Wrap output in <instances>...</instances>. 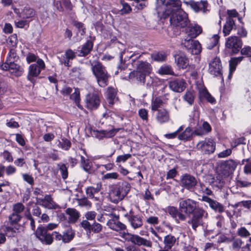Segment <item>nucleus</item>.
<instances>
[{
	"label": "nucleus",
	"instance_id": "1",
	"mask_svg": "<svg viewBox=\"0 0 251 251\" xmlns=\"http://www.w3.org/2000/svg\"><path fill=\"white\" fill-rule=\"evenodd\" d=\"M162 6L156 8L157 15L160 20L170 17L171 26L180 28L186 27L190 23L187 14L183 11L180 0H157Z\"/></svg>",
	"mask_w": 251,
	"mask_h": 251
},
{
	"label": "nucleus",
	"instance_id": "2",
	"mask_svg": "<svg viewBox=\"0 0 251 251\" xmlns=\"http://www.w3.org/2000/svg\"><path fill=\"white\" fill-rule=\"evenodd\" d=\"M179 210L181 213L192 215L188 221V224L191 226L194 230H196L198 227L202 226L203 219L207 218L208 215L204 209L199 206L198 202L190 199L180 201Z\"/></svg>",
	"mask_w": 251,
	"mask_h": 251
},
{
	"label": "nucleus",
	"instance_id": "3",
	"mask_svg": "<svg viewBox=\"0 0 251 251\" xmlns=\"http://www.w3.org/2000/svg\"><path fill=\"white\" fill-rule=\"evenodd\" d=\"M119 216L116 215L112 219L109 220L107 222V226L113 230L120 232L121 237L125 241L131 242L138 246H143L146 247H151V242L137 234H133L125 231L126 229V226L119 221Z\"/></svg>",
	"mask_w": 251,
	"mask_h": 251
},
{
	"label": "nucleus",
	"instance_id": "4",
	"mask_svg": "<svg viewBox=\"0 0 251 251\" xmlns=\"http://www.w3.org/2000/svg\"><path fill=\"white\" fill-rule=\"evenodd\" d=\"M186 27L188 37L182 42L183 47H201L200 42L198 40H194V38L201 33V27L198 25L189 23Z\"/></svg>",
	"mask_w": 251,
	"mask_h": 251
},
{
	"label": "nucleus",
	"instance_id": "5",
	"mask_svg": "<svg viewBox=\"0 0 251 251\" xmlns=\"http://www.w3.org/2000/svg\"><path fill=\"white\" fill-rule=\"evenodd\" d=\"M91 69L99 85L101 87L106 86L110 75L108 74L105 67L100 62L94 61L91 63Z\"/></svg>",
	"mask_w": 251,
	"mask_h": 251
},
{
	"label": "nucleus",
	"instance_id": "6",
	"mask_svg": "<svg viewBox=\"0 0 251 251\" xmlns=\"http://www.w3.org/2000/svg\"><path fill=\"white\" fill-rule=\"evenodd\" d=\"M35 236L43 244L46 245L51 244L54 239L57 241L62 240L63 242V235L56 231H53L51 233L47 232L42 225H40L37 227L35 232Z\"/></svg>",
	"mask_w": 251,
	"mask_h": 251
},
{
	"label": "nucleus",
	"instance_id": "7",
	"mask_svg": "<svg viewBox=\"0 0 251 251\" xmlns=\"http://www.w3.org/2000/svg\"><path fill=\"white\" fill-rule=\"evenodd\" d=\"M85 106L90 110L97 109L100 103V93L96 91L88 93L85 96Z\"/></svg>",
	"mask_w": 251,
	"mask_h": 251
},
{
	"label": "nucleus",
	"instance_id": "8",
	"mask_svg": "<svg viewBox=\"0 0 251 251\" xmlns=\"http://www.w3.org/2000/svg\"><path fill=\"white\" fill-rule=\"evenodd\" d=\"M129 78L132 80H135L140 85L146 84L147 86H151L153 83L151 77L145 75L136 69V71L130 73Z\"/></svg>",
	"mask_w": 251,
	"mask_h": 251
},
{
	"label": "nucleus",
	"instance_id": "9",
	"mask_svg": "<svg viewBox=\"0 0 251 251\" xmlns=\"http://www.w3.org/2000/svg\"><path fill=\"white\" fill-rule=\"evenodd\" d=\"M45 68V64L44 61L38 58L36 62L30 65L29 67L28 73L27 76L28 80L33 82L34 78L37 77L41 71Z\"/></svg>",
	"mask_w": 251,
	"mask_h": 251
},
{
	"label": "nucleus",
	"instance_id": "10",
	"mask_svg": "<svg viewBox=\"0 0 251 251\" xmlns=\"http://www.w3.org/2000/svg\"><path fill=\"white\" fill-rule=\"evenodd\" d=\"M196 148L203 153L209 154L214 152L216 143L211 138H206L204 140L200 141L197 144Z\"/></svg>",
	"mask_w": 251,
	"mask_h": 251
},
{
	"label": "nucleus",
	"instance_id": "11",
	"mask_svg": "<svg viewBox=\"0 0 251 251\" xmlns=\"http://www.w3.org/2000/svg\"><path fill=\"white\" fill-rule=\"evenodd\" d=\"M1 67L2 70L8 71L10 74L16 76H21L24 73L23 67L15 63L13 60L10 59L9 62L8 60H6L5 63L3 64Z\"/></svg>",
	"mask_w": 251,
	"mask_h": 251
},
{
	"label": "nucleus",
	"instance_id": "12",
	"mask_svg": "<svg viewBox=\"0 0 251 251\" xmlns=\"http://www.w3.org/2000/svg\"><path fill=\"white\" fill-rule=\"evenodd\" d=\"M222 64L219 57H215L209 64V72L215 76H222Z\"/></svg>",
	"mask_w": 251,
	"mask_h": 251
},
{
	"label": "nucleus",
	"instance_id": "13",
	"mask_svg": "<svg viewBox=\"0 0 251 251\" xmlns=\"http://www.w3.org/2000/svg\"><path fill=\"white\" fill-rule=\"evenodd\" d=\"M101 188L102 183L101 182H99L92 186L87 187L85 189L86 195L87 198L98 201L99 197H97V195L100 191Z\"/></svg>",
	"mask_w": 251,
	"mask_h": 251
},
{
	"label": "nucleus",
	"instance_id": "14",
	"mask_svg": "<svg viewBox=\"0 0 251 251\" xmlns=\"http://www.w3.org/2000/svg\"><path fill=\"white\" fill-rule=\"evenodd\" d=\"M180 181L182 186L189 190L193 189L197 184L195 177L188 174L182 175Z\"/></svg>",
	"mask_w": 251,
	"mask_h": 251
},
{
	"label": "nucleus",
	"instance_id": "15",
	"mask_svg": "<svg viewBox=\"0 0 251 251\" xmlns=\"http://www.w3.org/2000/svg\"><path fill=\"white\" fill-rule=\"evenodd\" d=\"M126 216L131 226L134 229L140 227L143 225L142 217L139 215H134L132 211H130Z\"/></svg>",
	"mask_w": 251,
	"mask_h": 251
},
{
	"label": "nucleus",
	"instance_id": "16",
	"mask_svg": "<svg viewBox=\"0 0 251 251\" xmlns=\"http://www.w3.org/2000/svg\"><path fill=\"white\" fill-rule=\"evenodd\" d=\"M186 3L189 4L196 12L202 11L203 13H206L208 11L207 7L208 3L207 0H201L200 2L191 0L188 2H186Z\"/></svg>",
	"mask_w": 251,
	"mask_h": 251
},
{
	"label": "nucleus",
	"instance_id": "17",
	"mask_svg": "<svg viewBox=\"0 0 251 251\" xmlns=\"http://www.w3.org/2000/svg\"><path fill=\"white\" fill-rule=\"evenodd\" d=\"M167 212L176 220L177 223H179V220L183 221L186 219V215L181 213L180 210L178 211L177 208L174 206H168Z\"/></svg>",
	"mask_w": 251,
	"mask_h": 251
},
{
	"label": "nucleus",
	"instance_id": "18",
	"mask_svg": "<svg viewBox=\"0 0 251 251\" xmlns=\"http://www.w3.org/2000/svg\"><path fill=\"white\" fill-rule=\"evenodd\" d=\"M92 48H81L80 50H77L75 53L73 50L69 49L67 50L65 54L66 58L68 59H73L75 55L78 56H86L92 50Z\"/></svg>",
	"mask_w": 251,
	"mask_h": 251
},
{
	"label": "nucleus",
	"instance_id": "19",
	"mask_svg": "<svg viewBox=\"0 0 251 251\" xmlns=\"http://www.w3.org/2000/svg\"><path fill=\"white\" fill-rule=\"evenodd\" d=\"M202 201L208 203L210 208L215 211L222 213L224 211V207L222 204L208 196H202Z\"/></svg>",
	"mask_w": 251,
	"mask_h": 251
},
{
	"label": "nucleus",
	"instance_id": "20",
	"mask_svg": "<svg viewBox=\"0 0 251 251\" xmlns=\"http://www.w3.org/2000/svg\"><path fill=\"white\" fill-rule=\"evenodd\" d=\"M184 81L182 79H176L171 81L169 83L170 88L175 92L180 93L184 89Z\"/></svg>",
	"mask_w": 251,
	"mask_h": 251
},
{
	"label": "nucleus",
	"instance_id": "21",
	"mask_svg": "<svg viewBox=\"0 0 251 251\" xmlns=\"http://www.w3.org/2000/svg\"><path fill=\"white\" fill-rule=\"evenodd\" d=\"M72 24L75 27L77 36L78 37L79 35H80V37L77 39V40H80L82 38L81 37L86 33V28L85 25L82 22L75 20L72 21Z\"/></svg>",
	"mask_w": 251,
	"mask_h": 251
},
{
	"label": "nucleus",
	"instance_id": "22",
	"mask_svg": "<svg viewBox=\"0 0 251 251\" xmlns=\"http://www.w3.org/2000/svg\"><path fill=\"white\" fill-rule=\"evenodd\" d=\"M156 119L160 124L168 123L170 119L169 112L165 109L158 110L156 115Z\"/></svg>",
	"mask_w": 251,
	"mask_h": 251
},
{
	"label": "nucleus",
	"instance_id": "23",
	"mask_svg": "<svg viewBox=\"0 0 251 251\" xmlns=\"http://www.w3.org/2000/svg\"><path fill=\"white\" fill-rule=\"evenodd\" d=\"M106 98L109 106L112 107L114 103L118 100L116 89L112 87H108L106 91Z\"/></svg>",
	"mask_w": 251,
	"mask_h": 251
},
{
	"label": "nucleus",
	"instance_id": "24",
	"mask_svg": "<svg viewBox=\"0 0 251 251\" xmlns=\"http://www.w3.org/2000/svg\"><path fill=\"white\" fill-rule=\"evenodd\" d=\"M174 57L179 68L186 69L189 65V60L183 54H175Z\"/></svg>",
	"mask_w": 251,
	"mask_h": 251
},
{
	"label": "nucleus",
	"instance_id": "25",
	"mask_svg": "<svg viewBox=\"0 0 251 251\" xmlns=\"http://www.w3.org/2000/svg\"><path fill=\"white\" fill-rule=\"evenodd\" d=\"M65 212L69 216L68 221L70 223H75L80 217V213L75 208H68Z\"/></svg>",
	"mask_w": 251,
	"mask_h": 251
},
{
	"label": "nucleus",
	"instance_id": "26",
	"mask_svg": "<svg viewBox=\"0 0 251 251\" xmlns=\"http://www.w3.org/2000/svg\"><path fill=\"white\" fill-rule=\"evenodd\" d=\"M136 69L149 76L152 71V67L146 61H140L137 66Z\"/></svg>",
	"mask_w": 251,
	"mask_h": 251
},
{
	"label": "nucleus",
	"instance_id": "27",
	"mask_svg": "<svg viewBox=\"0 0 251 251\" xmlns=\"http://www.w3.org/2000/svg\"><path fill=\"white\" fill-rule=\"evenodd\" d=\"M243 45L241 39L237 36H231L227 39L226 43V47H242Z\"/></svg>",
	"mask_w": 251,
	"mask_h": 251
},
{
	"label": "nucleus",
	"instance_id": "28",
	"mask_svg": "<svg viewBox=\"0 0 251 251\" xmlns=\"http://www.w3.org/2000/svg\"><path fill=\"white\" fill-rule=\"evenodd\" d=\"M243 56L238 57H231L229 61V74L228 77H230L235 71L237 65L243 60Z\"/></svg>",
	"mask_w": 251,
	"mask_h": 251
},
{
	"label": "nucleus",
	"instance_id": "29",
	"mask_svg": "<svg viewBox=\"0 0 251 251\" xmlns=\"http://www.w3.org/2000/svg\"><path fill=\"white\" fill-rule=\"evenodd\" d=\"M110 196L111 199H113L112 200L114 203H117L119 201L123 200L124 196L122 195L121 192L119 189L116 186L113 188L110 193Z\"/></svg>",
	"mask_w": 251,
	"mask_h": 251
},
{
	"label": "nucleus",
	"instance_id": "30",
	"mask_svg": "<svg viewBox=\"0 0 251 251\" xmlns=\"http://www.w3.org/2000/svg\"><path fill=\"white\" fill-rule=\"evenodd\" d=\"M176 241V237L170 234L164 237L163 243L164 246L172 250V248L175 245Z\"/></svg>",
	"mask_w": 251,
	"mask_h": 251
},
{
	"label": "nucleus",
	"instance_id": "31",
	"mask_svg": "<svg viewBox=\"0 0 251 251\" xmlns=\"http://www.w3.org/2000/svg\"><path fill=\"white\" fill-rule=\"evenodd\" d=\"M80 165L83 170L90 173L92 167V162L89 159H86L82 155L80 156Z\"/></svg>",
	"mask_w": 251,
	"mask_h": 251
},
{
	"label": "nucleus",
	"instance_id": "32",
	"mask_svg": "<svg viewBox=\"0 0 251 251\" xmlns=\"http://www.w3.org/2000/svg\"><path fill=\"white\" fill-rule=\"evenodd\" d=\"M221 167L228 173L231 172L236 169V163L233 160H228L222 163Z\"/></svg>",
	"mask_w": 251,
	"mask_h": 251
},
{
	"label": "nucleus",
	"instance_id": "33",
	"mask_svg": "<svg viewBox=\"0 0 251 251\" xmlns=\"http://www.w3.org/2000/svg\"><path fill=\"white\" fill-rule=\"evenodd\" d=\"M157 73L160 75H175L171 66L166 64L161 66L158 70Z\"/></svg>",
	"mask_w": 251,
	"mask_h": 251
},
{
	"label": "nucleus",
	"instance_id": "34",
	"mask_svg": "<svg viewBox=\"0 0 251 251\" xmlns=\"http://www.w3.org/2000/svg\"><path fill=\"white\" fill-rule=\"evenodd\" d=\"M167 53L163 51L155 52L151 55L152 60L157 62H163L166 60Z\"/></svg>",
	"mask_w": 251,
	"mask_h": 251
},
{
	"label": "nucleus",
	"instance_id": "35",
	"mask_svg": "<svg viewBox=\"0 0 251 251\" xmlns=\"http://www.w3.org/2000/svg\"><path fill=\"white\" fill-rule=\"evenodd\" d=\"M118 189H119L120 191L121 192L122 195L124 196V197L127 194L130 189V184L126 181H123L121 183H120L117 186H116Z\"/></svg>",
	"mask_w": 251,
	"mask_h": 251
},
{
	"label": "nucleus",
	"instance_id": "36",
	"mask_svg": "<svg viewBox=\"0 0 251 251\" xmlns=\"http://www.w3.org/2000/svg\"><path fill=\"white\" fill-rule=\"evenodd\" d=\"M35 15V10L29 6H25L23 9L21 17L23 19H28L32 18Z\"/></svg>",
	"mask_w": 251,
	"mask_h": 251
},
{
	"label": "nucleus",
	"instance_id": "37",
	"mask_svg": "<svg viewBox=\"0 0 251 251\" xmlns=\"http://www.w3.org/2000/svg\"><path fill=\"white\" fill-rule=\"evenodd\" d=\"M166 103V100L160 97H157L151 102V110H158V108L161 107Z\"/></svg>",
	"mask_w": 251,
	"mask_h": 251
},
{
	"label": "nucleus",
	"instance_id": "38",
	"mask_svg": "<svg viewBox=\"0 0 251 251\" xmlns=\"http://www.w3.org/2000/svg\"><path fill=\"white\" fill-rule=\"evenodd\" d=\"M192 129L187 127L185 130L178 135V138L180 140L188 141L191 139L192 135Z\"/></svg>",
	"mask_w": 251,
	"mask_h": 251
},
{
	"label": "nucleus",
	"instance_id": "39",
	"mask_svg": "<svg viewBox=\"0 0 251 251\" xmlns=\"http://www.w3.org/2000/svg\"><path fill=\"white\" fill-rule=\"evenodd\" d=\"M75 233L72 229L69 228L67 229L63 232V238L64 243H69L74 237Z\"/></svg>",
	"mask_w": 251,
	"mask_h": 251
},
{
	"label": "nucleus",
	"instance_id": "40",
	"mask_svg": "<svg viewBox=\"0 0 251 251\" xmlns=\"http://www.w3.org/2000/svg\"><path fill=\"white\" fill-rule=\"evenodd\" d=\"M22 217L20 214L12 212L9 217L8 220L11 225H15L17 224L22 219Z\"/></svg>",
	"mask_w": 251,
	"mask_h": 251
},
{
	"label": "nucleus",
	"instance_id": "41",
	"mask_svg": "<svg viewBox=\"0 0 251 251\" xmlns=\"http://www.w3.org/2000/svg\"><path fill=\"white\" fill-rule=\"evenodd\" d=\"M72 143L71 141L66 138H61V140L59 141L58 147L62 149L68 151L71 148Z\"/></svg>",
	"mask_w": 251,
	"mask_h": 251
},
{
	"label": "nucleus",
	"instance_id": "42",
	"mask_svg": "<svg viewBox=\"0 0 251 251\" xmlns=\"http://www.w3.org/2000/svg\"><path fill=\"white\" fill-rule=\"evenodd\" d=\"M217 242L218 244L221 243H229L233 241V239L227 237L224 234H218L216 236Z\"/></svg>",
	"mask_w": 251,
	"mask_h": 251
},
{
	"label": "nucleus",
	"instance_id": "43",
	"mask_svg": "<svg viewBox=\"0 0 251 251\" xmlns=\"http://www.w3.org/2000/svg\"><path fill=\"white\" fill-rule=\"evenodd\" d=\"M59 170L60 171L62 178L65 180L68 176V168L67 164H58Z\"/></svg>",
	"mask_w": 251,
	"mask_h": 251
},
{
	"label": "nucleus",
	"instance_id": "44",
	"mask_svg": "<svg viewBox=\"0 0 251 251\" xmlns=\"http://www.w3.org/2000/svg\"><path fill=\"white\" fill-rule=\"evenodd\" d=\"M237 234L243 238H247L250 236L251 233L245 226H241L237 231Z\"/></svg>",
	"mask_w": 251,
	"mask_h": 251
},
{
	"label": "nucleus",
	"instance_id": "45",
	"mask_svg": "<svg viewBox=\"0 0 251 251\" xmlns=\"http://www.w3.org/2000/svg\"><path fill=\"white\" fill-rule=\"evenodd\" d=\"M102 226L100 224L95 221L92 224L90 232H93L94 233H99L102 231Z\"/></svg>",
	"mask_w": 251,
	"mask_h": 251
},
{
	"label": "nucleus",
	"instance_id": "46",
	"mask_svg": "<svg viewBox=\"0 0 251 251\" xmlns=\"http://www.w3.org/2000/svg\"><path fill=\"white\" fill-rule=\"evenodd\" d=\"M185 101H187L190 105H192L194 102V94L193 92H187L183 97Z\"/></svg>",
	"mask_w": 251,
	"mask_h": 251
},
{
	"label": "nucleus",
	"instance_id": "47",
	"mask_svg": "<svg viewBox=\"0 0 251 251\" xmlns=\"http://www.w3.org/2000/svg\"><path fill=\"white\" fill-rule=\"evenodd\" d=\"M25 206L21 202L15 203L13 206V212L20 214L25 210Z\"/></svg>",
	"mask_w": 251,
	"mask_h": 251
},
{
	"label": "nucleus",
	"instance_id": "48",
	"mask_svg": "<svg viewBox=\"0 0 251 251\" xmlns=\"http://www.w3.org/2000/svg\"><path fill=\"white\" fill-rule=\"evenodd\" d=\"M70 98L75 101L78 107H79L80 94L77 89H75V92L71 95Z\"/></svg>",
	"mask_w": 251,
	"mask_h": 251
},
{
	"label": "nucleus",
	"instance_id": "49",
	"mask_svg": "<svg viewBox=\"0 0 251 251\" xmlns=\"http://www.w3.org/2000/svg\"><path fill=\"white\" fill-rule=\"evenodd\" d=\"M80 225L81 226L85 231H86L87 233H90V229L91 228L92 224L90 223L89 220H88L85 219V220H83L81 222Z\"/></svg>",
	"mask_w": 251,
	"mask_h": 251
},
{
	"label": "nucleus",
	"instance_id": "50",
	"mask_svg": "<svg viewBox=\"0 0 251 251\" xmlns=\"http://www.w3.org/2000/svg\"><path fill=\"white\" fill-rule=\"evenodd\" d=\"M131 156V154L129 153L119 155L116 158V162L118 163L121 162H126L128 159L130 158Z\"/></svg>",
	"mask_w": 251,
	"mask_h": 251
},
{
	"label": "nucleus",
	"instance_id": "51",
	"mask_svg": "<svg viewBox=\"0 0 251 251\" xmlns=\"http://www.w3.org/2000/svg\"><path fill=\"white\" fill-rule=\"evenodd\" d=\"M97 213L94 211H89L85 213L84 217L86 219L89 221H95Z\"/></svg>",
	"mask_w": 251,
	"mask_h": 251
},
{
	"label": "nucleus",
	"instance_id": "52",
	"mask_svg": "<svg viewBox=\"0 0 251 251\" xmlns=\"http://www.w3.org/2000/svg\"><path fill=\"white\" fill-rule=\"evenodd\" d=\"M123 6L122 9L121 10L122 14H128L131 11V8L130 6L126 2H121Z\"/></svg>",
	"mask_w": 251,
	"mask_h": 251
},
{
	"label": "nucleus",
	"instance_id": "53",
	"mask_svg": "<svg viewBox=\"0 0 251 251\" xmlns=\"http://www.w3.org/2000/svg\"><path fill=\"white\" fill-rule=\"evenodd\" d=\"M5 233L7 237H14L16 235V230L13 227L10 226L5 227Z\"/></svg>",
	"mask_w": 251,
	"mask_h": 251
},
{
	"label": "nucleus",
	"instance_id": "54",
	"mask_svg": "<svg viewBox=\"0 0 251 251\" xmlns=\"http://www.w3.org/2000/svg\"><path fill=\"white\" fill-rule=\"evenodd\" d=\"M140 117L143 120L147 121L148 119V110L145 108H142L139 110L138 112Z\"/></svg>",
	"mask_w": 251,
	"mask_h": 251
},
{
	"label": "nucleus",
	"instance_id": "55",
	"mask_svg": "<svg viewBox=\"0 0 251 251\" xmlns=\"http://www.w3.org/2000/svg\"><path fill=\"white\" fill-rule=\"evenodd\" d=\"M213 182L215 183V184L218 187H222L224 184V181L220 176H217L216 177L213 178Z\"/></svg>",
	"mask_w": 251,
	"mask_h": 251
},
{
	"label": "nucleus",
	"instance_id": "56",
	"mask_svg": "<svg viewBox=\"0 0 251 251\" xmlns=\"http://www.w3.org/2000/svg\"><path fill=\"white\" fill-rule=\"evenodd\" d=\"M16 58L17 55L15 48H11L6 60H8V62L10 61V59L13 60V62H14Z\"/></svg>",
	"mask_w": 251,
	"mask_h": 251
},
{
	"label": "nucleus",
	"instance_id": "57",
	"mask_svg": "<svg viewBox=\"0 0 251 251\" xmlns=\"http://www.w3.org/2000/svg\"><path fill=\"white\" fill-rule=\"evenodd\" d=\"M118 176L119 175L117 173L113 172L106 174L103 176V178L106 179H116Z\"/></svg>",
	"mask_w": 251,
	"mask_h": 251
},
{
	"label": "nucleus",
	"instance_id": "58",
	"mask_svg": "<svg viewBox=\"0 0 251 251\" xmlns=\"http://www.w3.org/2000/svg\"><path fill=\"white\" fill-rule=\"evenodd\" d=\"M203 94L204 97L208 102L211 103L215 102V99L213 97L207 90L203 91Z\"/></svg>",
	"mask_w": 251,
	"mask_h": 251
},
{
	"label": "nucleus",
	"instance_id": "59",
	"mask_svg": "<svg viewBox=\"0 0 251 251\" xmlns=\"http://www.w3.org/2000/svg\"><path fill=\"white\" fill-rule=\"evenodd\" d=\"M232 153V150L228 149L220 152L218 156L219 158H225L229 156Z\"/></svg>",
	"mask_w": 251,
	"mask_h": 251
},
{
	"label": "nucleus",
	"instance_id": "60",
	"mask_svg": "<svg viewBox=\"0 0 251 251\" xmlns=\"http://www.w3.org/2000/svg\"><path fill=\"white\" fill-rule=\"evenodd\" d=\"M78 203L81 206H90L91 203L86 198L78 199Z\"/></svg>",
	"mask_w": 251,
	"mask_h": 251
},
{
	"label": "nucleus",
	"instance_id": "61",
	"mask_svg": "<svg viewBox=\"0 0 251 251\" xmlns=\"http://www.w3.org/2000/svg\"><path fill=\"white\" fill-rule=\"evenodd\" d=\"M2 155L3 158L8 162H12L13 160V157L10 152L7 150L4 151Z\"/></svg>",
	"mask_w": 251,
	"mask_h": 251
},
{
	"label": "nucleus",
	"instance_id": "62",
	"mask_svg": "<svg viewBox=\"0 0 251 251\" xmlns=\"http://www.w3.org/2000/svg\"><path fill=\"white\" fill-rule=\"evenodd\" d=\"M188 53L193 55H198L201 51V48H186Z\"/></svg>",
	"mask_w": 251,
	"mask_h": 251
},
{
	"label": "nucleus",
	"instance_id": "63",
	"mask_svg": "<svg viewBox=\"0 0 251 251\" xmlns=\"http://www.w3.org/2000/svg\"><path fill=\"white\" fill-rule=\"evenodd\" d=\"M23 179L30 185H32L34 183V179L33 177L27 174H23Z\"/></svg>",
	"mask_w": 251,
	"mask_h": 251
},
{
	"label": "nucleus",
	"instance_id": "64",
	"mask_svg": "<svg viewBox=\"0 0 251 251\" xmlns=\"http://www.w3.org/2000/svg\"><path fill=\"white\" fill-rule=\"evenodd\" d=\"M243 243L242 241L240 239H236L233 240L232 243V248L233 249L239 250Z\"/></svg>",
	"mask_w": 251,
	"mask_h": 251
}]
</instances>
